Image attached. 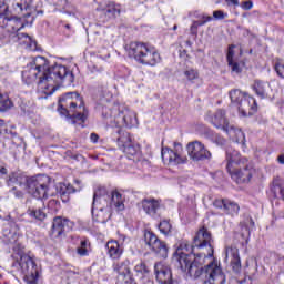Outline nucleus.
I'll return each instance as SVG.
<instances>
[{"label":"nucleus","instance_id":"1","mask_svg":"<svg viewBox=\"0 0 284 284\" xmlns=\"http://www.w3.org/2000/svg\"><path fill=\"white\" fill-rule=\"evenodd\" d=\"M174 258L179 262L181 270L187 272L192 278L204 276V284H225V273L221 268V262L214 258V250L207 255L176 250Z\"/></svg>","mask_w":284,"mask_h":284},{"label":"nucleus","instance_id":"2","mask_svg":"<svg viewBox=\"0 0 284 284\" xmlns=\"http://www.w3.org/2000/svg\"><path fill=\"white\" fill-rule=\"evenodd\" d=\"M22 80L27 85L38 81V85L54 88V85H72L74 73L68 67L50 62L44 57H36L22 71Z\"/></svg>","mask_w":284,"mask_h":284},{"label":"nucleus","instance_id":"3","mask_svg":"<svg viewBox=\"0 0 284 284\" xmlns=\"http://www.w3.org/2000/svg\"><path fill=\"white\" fill-rule=\"evenodd\" d=\"M226 170L235 183H250L254 175V164L247 158H241L239 151L226 149Z\"/></svg>","mask_w":284,"mask_h":284},{"label":"nucleus","instance_id":"4","mask_svg":"<svg viewBox=\"0 0 284 284\" xmlns=\"http://www.w3.org/2000/svg\"><path fill=\"white\" fill-rule=\"evenodd\" d=\"M58 112L70 119L72 123H77V121L85 123L88 120V109H85L83 99L77 92H68L60 98Z\"/></svg>","mask_w":284,"mask_h":284},{"label":"nucleus","instance_id":"5","mask_svg":"<svg viewBox=\"0 0 284 284\" xmlns=\"http://www.w3.org/2000/svg\"><path fill=\"white\" fill-rule=\"evenodd\" d=\"M30 8H32V0H0V19L7 27L21 23L19 17L28 19L31 16Z\"/></svg>","mask_w":284,"mask_h":284},{"label":"nucleus","instance_id":"6","mask_svg":"<svg viewBox=\"0 0 284 284\" xmlns=\"http://www.w3.org/2000/svg\"><path fill=\"white\" fill-rule=\"evenodd\" d=\"M129 57H133L142 65L154 67L161 63V54L156 49L148 43L131 42L128 48Z\"/></svg>","mask_w":284,"mask_h":284},{"label":"nucleus","instance_id":"7","mask_svg":"<svg viewBox=\"0 0 284 284\" xmlns=\"http://www.w3.org/2000/svg\"><path fill=\"white\" fill-rule=\"evenodd\" d=\"M115 110H119V113L116 116H114V124H112V114H114V112L108 108L102 109L103 119H110L109 123H111L112 128L115 125L113 136H119V134H116V130H123L122 128H134L139 125L136 113L130 110V108L121 105L115 108Z\"/></svg>","mask_w":284,"mask_h":284},{"label":"nucleus","instance_id":"8","mask_svg":"<svg viewBox=\"0 0 284 284\" xmlns=\"http://www.w3.org/2000/svg\"><path fill=\"white\" fill-rule=\"evenodd\" d=\"M27 190L36 201H43L48 196H54L52 179L45 174L27 179Z\"/></svg>","mask_w":284,"mask_h":284},{"label":"nucleus","instance_id":"9","mask_svg":"<svg viewBox=\"0 0 284 284\" xmlns=\"http://www.w3.org/2000/svg\"><path fill=\"white\" fill-rule=\"evenodd\" d=\"M11 256L27 272L26 282L28 284H38L39 266H37V262H34V257H32L30 252L26 253L23 250H14Z\"/></svg>","mask_w":284,"mask_h":284},{"label":"nucleus","instance_id":"10","mask_svg":"<svg viewBox=\"0 0 284 284\" xmlns=\"http://www.w3.org/2000/svg\"><path fill=\"white\" fill-rule=\"evenodd\" d=\"M211 123L217 130H223L226 132L229 136L234 141V143H240L241 145H245V133L240 128L230 124L227 119L225 118V111L223 109H219L213 116L211 118Z\"/></svg>","mask_w":284,"mask_h":284},{"label":"nucleus","instance_id":"11","mask_svg":"<svg viewBox=\"0 0 284 284\" xmlns=\"http://www.w3.org/2000/svg\"><path fill=\"white\" fill-rule=\"evenodd\" d=\"M115 134L118 135L113 136V139H116L119 150L125 154L126 159L135 163L143 159L141 145L136 142H132V136L128 132L116 129Z\"/></svg>","mask_w":284,"mask_h":284},{"label":"nucleus","instance_id":"12","mask_svg":"<svg viewBox=\"0 0 284 284\" xmlns=\"http://www.w3.org/2000/svg\"><path fill=\"white\" fill-rule=\"evenodd\" d=\"M229 94L232 103H236L237 110L243 116H250L252 112H256V100L247 93L234 89Z\"/></svg>","mask_w":284,"mask_h":284},{"label":"nucleus","instance_id":"13","mask_svg":"<svg viewBox=\"0 0 284 284\" xmlns=\"http://www.w3.org/2000/svg\"><path fill=\"white\" fill-rule=\"evenodd\" d=\"M7 28H12L16 34L11 36V39L14 43H19L20 45H24L27 50H31V52L37 51V40H33L32 37L28 36V33L19 32L22 28H26V23H13V26H8Z\"/></svg>","mask_w":284,"mask_h":284},{"label":"nucleus","instance_id":"14","mask_svg":"<svg viewBox=\"0 0 284 284\" xmlns=\"http://www.w3.org/2000/svg\"><path fill=\"white\" fill-rule=\"evenodd\" d=\"M189 156L192 161H206L212 159V153L205 148L201 141L190 142L186 146Z\"/></svg>","mask_w":284,"mask_h":284},{"label":"nucleus","instance_id":"15","mask_svg":"<svg viewBox=\"0 0 284 284\" xmlns=\"http://www.w3.org/2000/svg\"><path fill=\"white\" fill-rule=\"evenodd\" d=\"M174 148V150L170 148L162 149V161L169 163V165H180V163H185V160L181 156V152H183L181 143L175 142Z\"/></svg>","mask_w":284,"mask_h":284},{"label":"nucleus","instance_id":"16","mask_svg":"<svg viewBox=\"0 0 284 284\" xmlns=\"http://www.w3.org/2000/svg\"><path fill=\"white\" fill-rule=\"evenodd\" d=\"M74 227V222L62 219L61 216L54 217L52 227H51V236L52 239H65V233L70 232Z\"/></svg>","mask_w":284,"mask_h":284},{"label":"nucleus","instance_id":"17","mask_svg":"<svg viewBox=\"0 0 284 284\" xmlns=\"http://www.w3.org/2000/svg\"><path fill=\"white\" fill-rule=\"evenodd\" d=\"M199 247L200 250H214V244H212V233L207 231L205 226L201 227L191 245V250Z\"/></svg>","mask_w":284,"mask_h":284},{"label":"nucleus","instance_id":"18","mask_svg":"<svg viewBox=\"0 0 284 284\" xmlns=\"http://www.w3.org/2000/svg\"><path fill=\"white\" fill-rule=\"evenodd\" d=\"M154 274L158 283L160 284H173L172 268L162 262L154 264Z\"/></svg>","mask_w":284,"mask_h":284},{"label":"nucleus","instance_id":"19","mask_svg":"<svg viewBox=\"0 0 284 284\" xmlns=\"http://www.w3.org/2000/svg\"><path fill=\"white\" fill-rule=\"evenodd\" d=\"M27 214L30 219H36V221H45V204L43 200H33L27 210Z\"/></svg>","mask_w":284,"mask_h":284},{"label":"nucleus","instance_id":"20","mask_svg":"<svg viewBox=\"0 0 284 284\" xmlns=\"http://www.w3.org/2000/svg\"><path fill=\"white\" fill-rule=\"evenodd\" d=\"M93 207H103L104 210H110V192L104 186L98 187L93 194Z\"/></svg>","mask_w":284,"mask_h":284},{"label":"nucleus","instance_id":"21","mask_svg":"<svg viewBox=\"0 0 284 284\" xmlns=\"http://www.w3.org/2000/svg\"><path fill=\"white\" fill-rule=\"evenodd\" d=\"M141 205L145 214L151 219H159V210H161V201L154 197L144 199L141 201Z\"/></svg>","mask_w":284,"mask_h":284},{"label":"nucleus","instance_id":"22","mask_svg":"<svg viewBox=\"0 0 284 284\" xmlns=\"http://www.w3.org/2000/svg\"><path fill=\"white\" fill-rule=\"evenodd\" d=\"M19 239V225L16 223H7L3 225L2 229V241L3 243H17Z\"/></svg>","mask_w":284,"mask_h":284},{"label":"nucleus","instance_id":"23","mask_svg":"<svg viewBox=\"0 0 284 284\" xmlns=\"http://www.w3.org/2000/svg\"><path fill=\"white\" fill-rule=\"evenodd\" d=\"M74 186L65 183H58L55 185L54 196H60L61 201L67 203V201H70V194H74Z\"/></svg>","mask_w":284,"mask_h":284},{"label":"nucleus","instance_id":"24","mask_svg":"<svg viewBox=\"0 0 284 284\" xmlns=\"http://www.w3.org/2000/svg\"><path fill=\"white\" fill-rule=\"evenodd\" d=\"M111 216V209L92 206V219L95 223H108Z\"/></svg>","mask_w":284,"mask_h":284},{"label":"nucleus","instance_id":"25","mask_svg":"<svg viewBox=\"0 0 284 284\" xmlns=\"http://www.w3.org/2000/svg\"><path fill=\"white\" fill-rule=\"evenodd\" d=\"M226 258L230 261V265L232 267V272L234 274H241V255H239V251L236 250H230L225 251Z\"/></svg>","mask_w":284,"mask_h":284},{"label":"nucleus","instance_id":"26","mask_svg":"<svg viewBox=\"0 0 284 284\" xmlns=\"http://www.w3.org/2000/svg\"><path fill=\"white\" fill-rule=\"evenodd\" d=\"M234 48H236V45H229L226 61L229 63V68H231V72H234L235 74H241L242 69L241 64H239V58L234 57Z\"/></svg>","mask_w":284,"mask_h":284},{"label":"nucleus","instance_id":"27","mask_svg":"<svg viewBox=\"0 0 284 284\" xmlns=\"http://www.w3.org/2000/svg\"><path fill=\"white\" fill-rule=\"evenodd\" d=\"M144 240L146 241L149 247H152V250H168L165 242L159 240V237L153 232H146L144 234Z\"/></svg>","mask_w":284,"mask_h":284},{"label":"nucleus","instance_id":"28","mask_svg":"<svg viewBox=\"0 0 284 284\" xmlns=\"http://www.w3.org/2000/svg\"><path fill=\"white\" fill-rule=\"evenodd\" d=\"M123 195L119 193L118 191L110 193V210L112 207H115V210H119L120 212L124 210L125 205L123 204Z\"/></svg>","mask_w":284,"mask_h":284},{"label":"nucleus","instance_id":"29","mask_svg":"<svg viewBox=\"0 0 284 284\" xmlns=\"http://www.w3.org/2000/svg\"><path fill=\"white\" fill-rule=\"evenodd\" d=\"M253 90L260 99H265V97H267V90H270V84L267 82L256 80L253 85Z\"/></svg>","mask_w":284,"mask_h":284},{"label":"nucleus","instance_id":"30","mask_svg":"<svg viewBox=\"0 0 284 284\" xmlns=\"http://www.w3.org/2000/svg\"><path fill=\"white\" fill-rule=\"evenodd\" d=\"M71 243L75 246V250H88V247H90V240H88L87 237H79L77 235H72Z\"/></svg>","mask_w":284,"mask_h":284},{"label":"nucleus","instance_id":"31","mask_svg":"<svg viewBox=\"0 0 284 284\" xmlns=\"http://www.w3.org/2000/svg\"><path fill=\"white\" fill-rule=\"evenodd\" d=\"M104 14H108V17H116L121 14V8L114 1H109L104 9Z\"/></svg>","mask_w":284,"mask_h":284},{"label":"nucleus","instance_id":"32","mask_svg":"<svg viewBox=\"0 0 284 284\" xmlns=\"http://www.w3.org/2000/svg\"><path fill=\"white\" fill-rule=\"evenodd\" d=\"M240 239H241L240 245H236L235 250L245 247V245H247V241L250 240V226L242 225V232L240 234Z\"/></svg>","mask_w":284,"mask_h":284},{"label":"nucleus","instance_id":"33","mask_svg":"<svg viewBox=\"0 0 284 284\" xmlns=\"http://www.w3.org/2000/svg\"><path fill=\"white\" fill-rule=\"evenodd\" d=\"M239 210H241V207L235 202L226 200V204L224 205L225 214H230L231 216H234L239 214Z\"/></svg>","mask_w":284,"mask_h":284},{"label":"nucleus","instance_id":"34","mask_svg":"<svg viewBox=\"0 0 284 284\" xmlns=\"http://www.w3.org/2000/svg\"><path fill=\"white\" fill-rule=\"evenodd\" d=\"M125 242V237L123 240L116 241V240H111L106 243V248L108 250H123L125 245L123 243Z\"/></svg>","mask_w":284,"mask_h":284},{"label":"nucleus","instance_id":"35","mask_svg":"<svg viewBox=\"0 0 284 284\" xmlns=\"http://www.w3.org/2000/svg\"><path fill=\"white\" fill-rule=\"evenodd\" d=\"M159 230H160L161 234H164V236H168L170 234V232H172V224H170L169 221L163 220L159 224Z\"/></svg>","mask_w":284,"mask_h":284},{"label":"nucleus","instance_id":"36","mask_svg":"<svg viewBox=\"0 0 284 284\" xmlns=\"http://www.w3.org/2000/svg\"><path fill=\"white\" fill-rule=\"evenodd\" d=\"M12 108V101L3 95H0V112H7Z\"/></svg>","mask_w":284,"mask_h":284},{"label":"nucleus","instance_id":"37","mask_svg":"<svg viewBox=\"0 0 284 284\" xmlns=\"http://www.w3.org/2000/svg\"><path fill=\"white\" fill-rule=\"evenodd\" d=\"M134 271L136 272V274L141 276H148V274H150V268H148V265H145L144 262H141L138 265H135Z\"/></svg>","mask_w":284,"mask_h":284},{"label":"nucleus","instance_id":"38","mask_svg":"<svg viewBox=\"0 0 284 284\" xmlns=\"http://www.w3.org/2000/svg\"><path fill=\"white\" fill-rule=\"evenodd\" d=\"M184 77H186L187 81H195V79H199V71L194 69H187L184 71Z\"/></svg>","mask_w":284,"mask_h":284},{"label":"nucleus","instance_id":"39","mask_svg":"<svg viewBox=\"0 0 284 284\" xmlns=\"http://www.w3.org/2000/svg\"><path fill=\"white\" fill-rule=\"evenodd\" d=\"M197 19L199 20H195V23H197L200 27L205 26V23H210V21H212V17L205 13L197 16Z\"/></svg>","mask_w":284,"mask_h":284},{"label":"nucleus","instance_id":"40","mask_svg":"<svg viewBox=\"0 0 284 284\" xmlns=\"http://www.w3.org/2000/svg\"><path fill=\"white\" fill-rule=\"evenodd\" d=\"M123 254L122 250H109L108 251V255L110 256V258H112L113 261H118V258H121V255Z\"/></svg>","mask_w":284,"mask_h":284},{"label":"nucleus","instance_id":"41","mask_svg":"<svg viewBox=\"0 0 284 284\" xmlns=\"http://www.w3.org/2000/svg\"><path fill=\"white\" fill-rule=\"evenodd\" d=\"M227 203V200L225 199H216L213 201V205L214 207H216L217 210H225V204Z\"/></svg>","mask_w":284,"mask_h":284},{"label":"nucleus","instance_id":"42","mask_svg":"<svg viewBox=\"0 0 284 284\" xmlns=\"http://www.w3.org/2000/svg\"><path fill=\"white\" fill-rule=\"evenodd\" d=\"M273 192L274 194H280V196L283 199L284 201V184H275L273 186Z\"/></svg>","mask_w":284,"mask_h":284},{"label":"nucleus","instance_id":"43","mask_svg":"<svg viewBox=\"0 0 284 284\" xmlns=\"http://www.w3.org/2000/svg\"><path fill=\"white\" fill-rule=\"evenodd\" d=\"M199 28H201V26L199 24V22L193 21L191 28H190V32L191 34H193V37H196V34H199Z\"/></svg>","mask_w":284,"mask_h":284},{"label":"nucleus","instance_id":"44","mask_svg":"<svg viewBox=\"0 0 284 284\" xmlns=\"http://www.w3.org/2000/svg\"><path fill=\"white\" fill-rule=\"evenodd\" d=\"M241 8L243 10H252V8H254V2H252V0L243 1Z\"/></svg>","mask_w":284,"mask_h":284},{"label":"nucleus","instance_id":"45","mask_svg":"<svg viewBox=\"0 0 284 284\" xmlns=\"http://www.w3.org/2000/svg\"><path fill=\"white\" fill-rule=\"evenodd\" d=\"M275 71L277 72L278 77H281V79H284V64L276 63Z\"/></svg>","mask_w":284,"mask_h":284},{"label":"nucleus","instance_id":"46","mask_svg":"<svg viewBox=\"0 0 284 284\" xmlns=\"http://www.w3.org/2000/svg\"><path fill=\"white\" fill-rule=\"evenodd\" d=\"M214 143H216V145H225V139H223V136L216 134L213 138Z\"/></svg>","mask_w":284,"mask_h":284},{"label":"nucleus","instance_id":"47","mask_svg":"<svg viewBox=\"0 0 284 284\" xmlns=\"http://www.w3.org/2000/svg\"><path fill=\"white\" fill-rule=\"evenodd\" d=\"M190 248V242L187 240H183L180 242L178 250H189Z\"/></svg>","mask_w":284,"mask_h":284},{"label":"nucleus","instance_id":"48","mask_svg":"<svg viewBox=\"0 0 284 284\" xmlns=\"http://www.w3.org/2000/svg\"><path fill=\"white\" fill-rule=\"evenodd\" d=\"M213 17L214 19H225V13H223L221 10H217L213 12Z\"/></svg>","mask_w":284,"mask_h":284},{"label":"nucleus","instance_id":"49","mask_svg":"<svg viewBox=\"0 0 284 284\" xmlns=\"http://www.w3.org/2000/svg\"><path fill=\"white\" fill-rule=\"evenodd\" d=\"M73 256H88V250H77Z\"/></svg>","mask_w":284,"mask_h":284},{"label":"nucleus","instance_id":"50","mask_svg":"<svg viewBox=\"0 0 284 284\" xmlns=\"http://www.w3.org/2000/svg\"><path fill=\"white\" fill-rule=\"evenodd\" d=\"M0 43H8V38L6 37V30H0Z\"/></svg>","mask_w":284,"mask_h":284},{"label":"nucleus","instance_id":"51","mask_svg":"<svg viewBox=\"0 0 284 284\" xmlns=\"http://www.w3.org/2000/svg\"><path fill=\"white\" fill-rule=\"evenodd\" d=\"M239 284H252V278L244 277L242 281H237Z\"/></svg>","mask_w":284,"mask_h":284},{"label":"nucleus","instance_id":"52","mask_svg":"<svg viewBox=\"0 0 284 284\" xmlns=\"http://www.w3.org/2000/svg\"><path fill=\"white\" fill-rule=\"evenodd\" d=\"M90 139L93 143H97L99 141V135L97 133H91Z\"/></svg>","mask_w":284,"mask_h":284},{"label":"nucleus","instance_id":"53","mask_svg":"<svg viewBox=\"0 0 284 284\" xmlns=\"http://www.w3.org/2000/svg\"><path fill=\"white\" fill-rule=\"evenodd\" d=\"M0 174H2V176H6V174H8V169H6V166L0 164Z\"/></svg>","mask_w":284,"mask_h":284},{"label":"nucleus","instance_id":"54","mask_svg":"<svg viewBox=\"0 0 284 284\" xmlns=\"http://www.w3.org/2000/svg\"><path fill=\"white\" fill-rule=\"evenodd\" d=\"M226 3L231 6H239V0H226Z\"/></svg>","mask_w":284,"mask_h":284},{"label":"nucleus","instance_id":"55","mask_svg":"<svg viewBox=\"0 0 284 284\" xmlns=\"http://www.w3.org/2000/svg\"><path fill=\"white\" fill-rule=\"evenodd\" d=\"M277 161L278 163H281V165H284V154H281L280 156H277Z\"/></svg>","mask_w":284,"mask_h":284},{"label":"nucleus","instance_id":"56","mask_svg":"<svg viewBox=\"0 0 284 284\" xmlns=\"http://www.w3.org/2000/svg\"><path fill=\"white\" fill-rule=\"evenodd\" d=\"M251 221V225H254V221L250 220Z\"/></svg>","mask_w":284,"mask_h":284},{"label":"nucleus","instance_id":"57","mask_svg":"<svg viewBox=\"0 0 284 284\" xmlns=\"http://www.w3.org/2000/svg\"><path fill=\"white\" fill-rule=\"evenodd\" d=\"M176 28H178V27H176V24H175V26L173 27V30H176Z\"/></svg>","mask_w":284,"mask_h":284},{"label":"nucleus","instance_id":"58","mask_svg":"<svg viewBox=\"0 0 284 284\" xmlns=\"http://www.w3.org/2000/svg\"><path fill=\"white\" fill-rule=\"evenodd\" d=\"M65 28H70V24H67Z\"/></svg>","mask_w":284,"mask_h":284}]
</instances>
